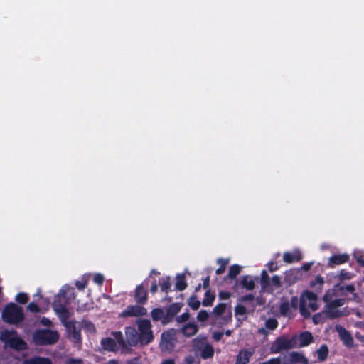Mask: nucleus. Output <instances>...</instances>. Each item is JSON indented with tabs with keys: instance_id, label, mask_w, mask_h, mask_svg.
I'll list each match as a JSON object with an SVG mask.
<instances>
[{
	"instance_id": "4c0bfd02",
	"label": "nucleus",
	"mask_w": 364,
	"mask_h": 364,
	"mask_svg": "<svg viewBox=\"0 0 364 364\" xmlns=\"http://www.w3.org/2000/svg\"><path fill=\"white\" fill-rule=\"evenodd\" d=\"M202 303L197 299L196 294H193L188 300V305L193 310H198Z\"/></svg>"
},
{
	"instance_id": "c85d7f7f",
	"label": "nucleus",
	"mask_w": 364,
	"mask_h": 364,
	"mask_svg": "<svg viewBox=\"0 0 364 364\" xmlns=\"http://www.w3.org/2000/svg\"><path fill=\"white\" fill-rule=\"evenodd\" d=\"M318 355V360L320 362L325 361L328 355V348L326 345L323 344L321 347L316 350Z\"/></svg>"
},
{
	"instance_id": "4be33fe9",
	"label": "nucleus",
	"mask_w": 364,
	"mask_h": 364,
	"mask_svg": "<svg viewBox=\"0 0 364 364\" xmlns=\"http://www.w3.org/2000/svg\"><path fill=\"white\" fill-rule=\"evenodd\" d=\"M198 331V326L194 323H188L182 328L183 334L186 337H191L196 334Z\"/></svg>"
},
{
	"instance_id": "20e7f679",
	"label": "nucleus",
	"mask_w": 364,
	"mask_h": 364,
	"mask_svg": "<svg viewBox=\"0 0 364 364\" xmlns=\"http://www.w3.org/2000/svg\"><path fill=\"white\" fill-rule=\"evenodd\" d=\"M298 345L297 335H294L291 338H288L287 336H281L277 337L270 346V352L272 353H279L282 350H288L296 348Z\"/></svg>"
},
{
	"instance_id": "8fccbe9b",
	"label": "nucleus",
	"mask_w": 364,
	"mask_h": 364,
	"mask_svg": "<svg viewBox=\"0 0 364 364\" xmlns=\"http://www.w3.org/2000/svg\"><path fill=\"white\" fill-rule=\"evenodd\" d=\"M300 313L304 318H309L310 316V312L305 307V301H300Z\"/></svg>"
},
{
	"instance_id": "58836bf2",
	"label": "nucleus",
	"mask_w": 364,
	"mask_h": 364,
	"mask_svg": "<svg viewBox=\"0 0 364 364\" xmlns=\"http://www.w3.org/2000/svg\"><path fill=\"white\" fill-rule=\"evenodd\" d=\"M353 257L356 262L363 267H364V250H356L353 252Z\"/></svg>"
},
{
	"instance_id": "a878e982",
	"label": "nucleus",
	"mask_w": 364,
	"mask_h": 364,
	"mask_svg": "<svg viewBox=\"0 0 364 364\" xmlns=\"http://www.w3.org/2000/svg\"><path fill=\"white\" fill-rule=\"evenodd\" d=\"M187 287V282L186 280V277L184 274H178L176 276V282L175 284V288L176 290L182 291L185 290Z\"/></svg>"
},
{
	"instance_id": "f3484780",
	"label": "nucleus",
	"mask_w": 364,
	"mask_h": 364,
	"mask_svg": "<svg viewBox=\"0 0 364 364\" xmlns=\"http://www.w3.org/2000/svg\"><path fill=\"white\" fill-rule=\"evenodd\" d=\"M254 353L253 349H242L237 355L235 364H247Z\"/></svg>"
},
{
	"instance_id": "79ce46f5",
	"label": "nucleus",
	"mask_w": 364,
	"mask_h": 364,
	"mask_svg": "<svg viewBox=\"0 0 364 364\" xmlns=\"http://www.w3.org/2000/svg\"><path fill=\"white\" fill-rule=\"evenodd\" d=\"M83 328L90 333L95 332V325L90 321L83 319L82 321Z\"/></svg>"
},
{
	"instance_id": "de8ad7c7",
	"label": "nucleus",
	"mask_w": 364,
	"mask_h": 364,
	"mask_svg": "<svg viewBox=\"0 0 364 364\" xmlns=\"http://www.w3.org/2000/svg\"><path fill=\"white\" fill-rule=\"evenodd\" d=\"M340 280H350L352 279V274L346 269H341L338 276Z\"/></svg>"
},
{
	"instance_id": "680f3d73",
	"label": "nucleus",
	"mask_w": 364,
	"mask_h": 364,
	"mask_svg": "<svg viewBox=\"0 0 364 364\" xmlns=\"http://www.w3.org/2000/svg\"><path fill=\"white\" fill-rule=\"evenodd\" d=\"M82 360L81 358H68L66 360L65 364H82Z\"/></svg>"
},
{
	"instance_id": "864d4df0",
	"label": "nucleus",
	"mask_w": 364,
	"mask_h": 364,
	"mask_svg": "<svg viewBox=\"0 0 364 364\" xmlns=\"http://www.w3.org/2000/svg\"><path fill=\"white\" fill-rule=\"evenodd\" d=\"M271 282L272 284L277 288H280L282 287L281 278L278 275L273 276L271 279Z\"/></svg>"
},
{
	"instance_id": "3c124183",
	"label": "nucleus",
	"mask_w": 364,
	"mask_h": 364,
	"mask_svg": "<svg viewBox=\"0 0 364 364\" xmlns=\"http://www.w3.org/2000/svg\"><path fill=\"white\" fill-rule=\"evenodd\" d=\"M235 313L236 315L243 316L247 313V309L245 306L238 304L235 307Z\"/></svg>"
},
{
	"instance_id": "37998d69",
	"label": "nucleus",
	"mask_w": 364,
	"mask_h": 364,
	"mask_svg": "<svg viewBox=\"0 0 364 364\" xmlns=\"http://www.w3.org/2000/svg\"><path fill=\"white\" fill-rule=\"evenodd\" d=\"M29 297L27 294L20 292L16 296V301L21 304H25L28 301Z\"/></svg>"
},
{
	"instance_id": "ea45409f",
	"label": "nucleus",
	"mask_w": 364,
	"mask_h": 364,
	"mask_svg": "<svg viewBox=\"0 0 364 364\" xmlns=\"http://www.w3.org/2000/svg\"><path fill=\"white\" fill-rule=\"evenodd\" d=\"M226 309V304L225 303H220L213 308V313L215 316H221Z\"/></svg>"
},
{
	"instance_id": "423d86ee",
	"label": "nucleus",
	"mask_w": 364,
	"mask_h": 364,
	"mask_svg": "<svg viewBox=\"0 0 364 364\" xmlns=\"http://www.w3.org/2000/svg\"><path fill=\"white\" fill-rule=\"evenodd\" d=\"M279 364H309L308 359L301 353L292 351L283 354L282 357L274 358Z\"/></svg>"
},
{
	"instance_id": "e2e57ef3",
	"label": "nucleus",
	"mask_w": 364,
	"mask_h": 364,
	"mask_svg": "<svg viewBox=\"0 0 364 364\" xmlns=\"http://www.w3.org/2000/svg\"><path fill=\"white\" fill-rule=\"evenodd\" d=\"M299 304V300L297 296H292L290 300L289 306H291L293 309H297Z\"/></svg>"
},
{
	"instance_id": "c756f323",
	"label": "nucleus",
	"mask_w": 364,
	"mask_h": 364,
	"mask_svg": "<svg viewBox=\"0 0 364 364\" xmlns=\"http://www.w3.org/2000/svg\"><path fill=\"white\" fill-rule=\"evenodd\" d=\"M215 299V294L211 292L210 289H208L205 293V296L203 299L202 304L204 306H210L213 305Z\"/></svg>"
},
{
	"instance_id": "4468645a",
	"label": "nucleus",
	"mask_w": 364,
	"mask_h": 364,
	"mask_svg": "<svg viewBox=\"0 0 364 364\" xmlns=\"http://www.w3.org/2000/svg\"><path fill=\"white\" fill-rule=\"evenodd\" d=\"M135 301L139 304H144L148 299V293L146 287L144 283L136 286L134 294Z\"/></svg>"
},
{
	"instance_id": "bf43d9fd",
	"label": "nucleus",
	"mask_w": 364,
	"mask_h": 364,
	"mask_svg": "<svg viewBox=\"0 0 364 364\" xmlns=\"http://www.w3.org/2000/svg\"><path fill=\"white\" fill-rule=\"evenodd\" d=\"M268 269L270 272L277 271L279 269V266L276 262L271 261L267 264Z\"/></svg>"
},
{
	"instance_id": "f03ea898",
	"label": "nucleus",
	"mask_w": 364,
	"mask_h": 364,
	"mask_svg": "<svg viewBox=\"0 0 364 364\" xmlns=\"http://www.w3.org/2000/svg\"><path fill=\"white\" fill-rule=\"evenodd\" d=\"M0 340L7 344L11 348L17 351L26 350V342L20 336L16 330L4 329L0 333Z\"/></svg>"
},
{
	"instance_id": "cd10ccee",
	"label": "nucleus",
	"mask_w": 364,
	"mask_h": 364,
	"mask_svg": "<svg viewBox=\"0 0 364 364\" xmlns=\"http://www.w3.org/2000/svg\"><path fill=\"white\" fill-rule=\"evenodd\" d=\"M159 284L161 291L167 294L170 291L171 284L169 277H162L159 279Z\"/></svg>"
},
{
	"instance_id": "b1692460",
	"label": "nucleus",
	"mask_w": 364,
	"mask_h": 364,
	"mask_svg": "<svg viewBox=\"0 0 364 364\" xmlns=\"http://www.w3.org/2000/svg\"><path fill=\"white\" fill-rule=\"evenodd\" d=\"M153 339L154 335L152 331L139 333V341L143 346L149 344Z\"/></svg>"
},
{
	"instance_id": "f704fd0d",
	"label": "nucleus",
	"mask_w": 364,
	"mask_h": 364,
	"mask_svg": "<svg viewBox=\"0 0 364 364\" xmlns=\"http://www.w3.org/2000/svg\"><path fill=\"white\" fill-rule=\"evenodd\" d=\"M112 335L114 338L117 344H118L122 348H126L127 344L124 339L123 334L121 331H115L112 333Z\"/></svg>"
},
{
	"instance_id": "4d7b16f0",
	"label": "nucleus",
	"mask_w": 364,
	"mask_h": 364,
	"mask_svg": "<svg viewBox=\"0 0 364 364\" xmlns=\"http://www.w3.org/2000/svg\"><path fill=\"white\" fill-rule=\"evenodd\" d=\"M93 281L95 283H96L99 285H101V284H102V283L104 282V277L101 274H96L94 276Z\"/></svg>"
},
{
	"instance_id": "6ab92c4d",
	"label": "nucleus",
	"mask_w": 364,
	"mask_h": 364,
	"mask_svg": "<svg viewBox=\"0 0 364 364\" xmlns=\"http://www.w3.org/2000/svg\"><path fill=\"white\" fill-rule=\"evenodd\" d=\"M326 316L328 319H334L340 318L344 316V314L342 311L338 309L336 307H333L327 304H326L325 309H324Z\"/></svg>"
},
{
	"instance_id": "49530a36",
	"label": "nucleus",
	"mask_w": 364,
	"mask_h": 364,
	"mask_svg": "<svg viewBox=\"0 0 364 364\" xmlns=\"http://www.w3.org/2000/svg\"><path fill=\"white\" fill-rule=\"evenodd\" d=\"M346 300L345 299H336L334 300H331L330 302H327L326 304L333 306V307H340L343 306L346 304Z\"/></svg>"
},
{
	"instance_id": "c9c22d12",
	"label": "nucleus",
	"mask_w": 364,
	"mask_h": 364,
	"mask_svg": "<svg viewBox=\"0 0 364 364\" xmlns=\"http://www.w3.org/2000/svg\"><path fill=\"white\" fill-rule=\"evenodd\" d=\"M324 310L322 312L314 314L312 317V321L314 324L323 323L327 319Z\"/></svg>"
},
{
	"instance_id": "13d9d810",
	"label": "nucleus",
	"mask_w": 364,
	"mask_h": 364,
	"mask_svg": "<svg viewBox=\"0 0 364 364\" xmlns=\"http://www.w3.org/2000/svg\"><path fill=\"white\" fill-rule=\"evenodd\" d=\"M254 299L255 296L252 294H246L240 299L242 302L252 301Z\"/></svg>"
},
{
	"instance_id": "c03bdc74",
	"label": "nucleus",
	"mask_w": 364,
	"mask_h": 364,
	"mask_svg": "<svg viewBox=\"0 0 364 364\" xmlns=\"http://www.w3.org/2000/svg\"><path fill=\"white\" fill-rule=\"evenodd\" d=\"M265 326L269 330H274L278 326V321L276 318H269L266 321Z\"/></svg>"
},
{
	"instance_id": "9b49d317",
	"label": "nucleus",
	"mask_w": 364,
	"mask_h": 364,
	"mask_svg": "<svg viewBox=\"0 0 364 364\" xmlns=\"http://www.w3.org/2000/svg\"><path fill=\"white\" fill-rule=\"evenodd\" d=\"M53 308L55 312L59 316L61 322H65L70 317V313L66 306L63 304L60 301L55 300L53 304Z\"/></svg>"
},
{
	"instance_id": "69168bd1",
	"label": "nucleus",
	"mask_w": 364,
	"mask_h": 364,
	"mask_svg": "<svg viewBox=\"0 0 364 364\" xmlns=\"http://www.w3.org/2000/svg\"><path fill=\"white\" fill-rule=\"evenodd\" d=\"M189 318V314L188 312H185L182 314L177 318V321L178 322H185Z\"/></svg>"
},
{
	"instance_id": "a18cd8bd",
	"label": "nucleus",
	"mask_w": 364,
	"mask_h": 364,
	"mask_svg": "<svg viewBox=\"0 0 364 364\" xmlns=\"http://www.w3.org/2000/svg\"><path fill=\"white\" fill-rule=\"evenodd\" d=\"M336 289H328L323 297V301L326 304L327 302H330L332 300V298L336 294Z\"/></svg>"
},
{
	"instance_id": "1a4fd4ad",
	"label": "nucleus",
	"mask_w": 364,
	"mask_h": 364,
	"mask_svg": "<svg viewBox=\"0 0 364 364\" xmlns=\"http://www.w3.org/2000/svg\"><path fill=\"white\" fill-rule=\"evenodd\" d=\"M147 313L146 309L139 305H129L122 311L120 314L121 317H132V316H144Z\"/></svg>"
},
{
	"instance_id": "338daca9",
	"label": "nucleus",
	"mask_w": 364,
	"mask_h": 364,
	"mask_svg": "<svg viewBox=\"0 0 364 364\" xmlns=\"http://www.w3.org/2000/svg\"><path fill=\"white\" fill-rule=\"evenodd\" d=\"M231 296V294L229 291H220L219 293V298L223 300L228 299Z\"/></svg>"
},
{
	"instance_id": "0eeeda50",
	"label": "nucleus",
	"mask_w": 364,
	"mask_h": 364,
	"mask_svg": "<svg viewBox=\"0 0 364 364\" xmlns=\"http://www.w3.org/2000/svg\"><path fill=\"white\" fill-rule=\"evenodd\" d=\"M175 337L174 333L168 331L161 334L160 342V348L162 351L171 352L175 348Z\"/></svg>"
},
{
	"instance_id": "e433bc0d",
	"label": "nucleus",
	"mask_w": 364,
	"mask_h": 364,
	"mask_svg": "<svg viewBox=\"0 0 364 364\" xmlns=\"http://www.w3.org/2000/svg\"><path fill=\"white\" fill-rule=\"evenodd\" d=\"M218 264H220V267L218 268L215 271L216 274L220 275L225 272L226 269V266L229 262V259H225L223 258H219L217 260Z\"/></svg>"
},
{
	"instance_id": "7ed1b4c3",
	"label": "nucleus",
	"mask_w": 364,
	"mask_h": 364,
	"mask_svg": "<svg viewBox=\"0 0 364 364\" xmlns=\"http://www.w3.org/2000/svg\"><path fill=\"white\" fill-rule=\"evenodd\" d=\"M193 350L196 354L200 353V356L203 360L212 358L214 355V348L208 342V338L203 335H199L192 341Z\"/></svg>"
},
{
	"instance_id": "7c9ffc66",
	"label": "nucleus",
	"mask_w": 364,
	"mask_h": 364,
	"mask_svg": "<svg viewBox=\"0 0 364 364\" xmlns=\"http://www.w3.org/2000/svg\"><path fill=\"white\" fill-rule=\"evenodd\" d=\"M138 329L140 332L151 331V324L148 319H141L138 321Z\"/></svg>"
},
{
	"instance_id": "6e6552de",
	"label": "nucleus",
	"mask_w": 364,
	"mask_h": 364,
	"mask_svg": "<svg viewBox=\"0 0 364 364\" xmlns=\"http://www.w3.org/2000/svg\"><path fill=\"white\" fill-rule=\"evenodd\" d=\"M69 331L71 338L75 343H80L82 341L81 329L77 326L75 321H68L62 323Z\"/></svg>"
},
{
	"instance_id": "603ef678",
	"label": "nucleus",
	"mask_w": 364,
	"mask_h": 364,
	"mask_svg": "<svg viewBox=\"0 0 364 364\" xmlns=\"http://www.w3.org/2000/svg\"><path fill=\"white\" fill-rule=\"evenodd\" d=\"M261 283L263 287H266L269 283V275L266 270H262L261 273Z\"/></svg>"
},
{
	"instance_id": "5fc2aeb1",
	"label": "nucleus",
	"mask_w": 364,
	"mask_h": 364,
	"mask_svg": "<svg viewBox=\"0 0 364 364\" xmlns=\"http://www.w3.org/2000/svg\"><path fill=\"white\" fill-rule=\"evenodd\" d=\"M27 310L33 313H38L40 308L36 303L31 302L27 306Z\"/></svg>"
},
{
	"instance_id": "39448f33",
	"label": "nucleus",
	"mask_w": 364,
	"mask_h": 364,
	"mask_svg": "<svg viewBox=\"0 0 364 364\" xmlns=\"http://www.w3.org/2000/svg\"><path fill=\"white\" fill-rule=\"evenodd\" d=\"M33 338L37 345H53L58 341L59 334L56 331L50 329H39L35 331Z\"/></svg>"
},
{
	"instance_id": "ddd939ff",
	"label": "nucleus",
	"mask_w": 364,
	"mask_h": 364,
	"mask_svg": "<svg viewBox=\"0 0 364 364\" xmlns=\"http://www.w3.org/2000/svg\"><path fill=\"white\" fill-rule=\"evenodd\" d=\"M349 260L350 255L347 253L333 255L328 259V267L334 268L337 265L348 262Z\"/></svg>"
},
{
	"instance_id": "f8f14e48",
	"label": "nucleus",
	"mask_w": 364,
	"mask_h": 364,
	"mask_svg": "<svg viewBox=\"0 0 364 364\" xmlns=\"http://www.w3.org/2000/svg\"><path fill=\"white\" fill-rule=\"evenodd\" d=\"M336 331L339 334L340 339L343 342V345L348 348H351L353 346L354 341L350 333L347 331L343 326H337Z\"/></svg>"
},
{
	"instance_id": "9d476101",
	"label": "nucleus",
	"mask_w": 364,
	"mask_h": 364,
	"mask_svg": "<svg viewBox=\"0 0 364 364\" xmlns=\"http://www.w3.org/2000/svg\"><path fill=\"white\" fill-rule=\"evenodd\" d=\"M302 273L301 269H291L285 272V275L284 277V282L287 284V286H291L295 284L296 282L301 279Z\"/></svg>"
},
{
	"instance_id": "5701e85b",
	"label": "nucleus",
	"mask_w": 364,
	"mask_h": 364,
	"mask_svg": "<svg viewBox=\"0 0 364 364\" xmlns=\"http://www.w3.org/2000/svg\"><path fill=\"white\" fill-rule=\"evenodd\" d=\"M23 364H53L52 361L48 358L34 356L33 358L26 359L23 361Z\"/></svg>"
},
{
	"instance_id": "052dcab7",
	"label": "nucleus",
	"mask_w": 364,
	"mask_h": 364,
	"mask_svg": "<svg viewBox=\"0 0 364 364\" xmlns=\"http://www.w3.org/2000/svg\"><path fill=\"white\" fill-rule=\"evenodd\" d=\"M223 335H224V333L222 331H215V332H213L212 337L214 341H219L221 340Z\"/></svg>"
},
{
	"instance_id": "a211bd4d",
	"label": "nucleus",
	"mask_w": 364,
	"mask_h": 364,
	"mask_svg": "<svg viewBox=\"0 0 364 364\" xmlns=\"http://www.w3.org/2000/svg\"><path fill=\"white\" fill-rule=\"evenodd\" d=\"M302 259V254L299 250L293 252H285L283 255V260L287 264L300 262Z\"/></svg>"
},
{
	"instance_id": "bb28decb",
	"label": "nucleus",
	"mask_w": 364,
	"mask_h": 364,
	"mask_svg": "<svg viewBox=\"0 0 364 364\" xmlns=\"http://www.w3.org/2000/svg\"><path fill=\"white\" fill-rule=\"evenodd\" d=\"M324 279L321 275H318L314 280L310 282V287L314 289L316 291L320 292L323 289Z\"/></svg>"
},
{
	"instance_id": "2eb2a0df",
	"label": "nucleus",
	"mask_w": 364,
	"mask_h": 364,
	"mask_svg": "<svg viewBox=\"0 0 364 364\" xmlns=\"http://www.w3.org/2000/svg\"><path fill=\"white\" fill-rule=\"evenodd\" d=\"M125 335L127 343L131 346H136L139 341V333L134 327L128 326L125 328Z\"/></svg>"
},
{
	"instance_id": "473e14b6",
	"label": "nucleus",
	"mask_w": 364,
	"mask_h": 364,
	"mask_svg": "<svg viewBox=\"0 0 364 364\" xmlns=\"http://www.w3.org/2000/svg\"><path fill=\"white\" fill-rule=\"evenodd\" d=\"M241 267L238 264H233L230 267L228 277L230 279H235L236 277L240 273Z\"/></svg>"
},
{
	"instance_id": "dca6fc26",
	"label": "nucleus",
	"mask_w": 364,
	"mask_h": 364,
	"mask_svg": "<svg viewBox=\"0 0 364 364\" xmlns=\"http://www.w3.org/2000/svg\"><path fill=\"white\" fill-rule=\"evenodd\" d=\"M183 304L181 303H173L171 304L166 309V313L165 315L164 321H163L164 323L168 322L172 320L176 314L181 311Z\"/></svg>"
},
{
	"instance_id": "a19ab883",
	"label": "nucleus",
	"mask_w": 364,
	"mask_h": 364,
	"mask_svg": "<svg viewBox=\"0 0 364 364\" xmlns=\"http://www.w3.org/2000/svg\"><path fill=\"white\" fill-rule=\"evenodd\" d=\"M279 313L283 316H287L290 311V306L289 302H283L279 305Z\"/></svg>"
},
{
	"instance_id": "774afa93",
	"label": "nucleus",
	"mask_w": 364,
	"mask_h": 364,
	"mask_svg": "<svg viewBox=\"0 0 364 364\" xmlns=\"http://www.w3.org/2000/svg\"><path fill=\"white\" fill-rule=\"evenodd\" d=\"M195 360V357L191 355L186 356L184 359V362L186 364H194Z\"/></svg>"
},
{
	"instance_id": "0e129e2a",
	"label": "nucleus",
	"mask_w": 364,
	"mask_h": 364,
	"mask_svg": "<svg viewBox=\"0 0 364 364\" xmlns=\"http://www.w3.org/2000/svg\"><path fill=\"white\" fill-rule=\"evenodd\" d=\"M87 282L85 281V282H80V281H77L76 283H75V286L77 287V288L80 290V291H84V289L86 288L87 287Z\"/></svg>"
},
{
	"instance_id": "72a5a7b5",
	"label": "nucleus",
	"mask_w": 364,
	"mask_h": 364,
	"mask_svg": "<svg viewBox=\"0 0 364 364\" xmlns=\"http://www.w3.org/2000/svg\"><path fill=\"white\" fill-rule=\"evenodd\" d=\"M304 301L305 299L308 300L309 301H315L318 299V296L316 293L306 290L303 292V294L301 296L300 301L301 300Z\"/></svg>"
},
{
	"instance_id": "09e8293b",
	"label": "nucleus",
	"mask_w": 364,
	"mask_h": 364,
	"mask_svg": "<svg viewBox=\"0 0 364 364\" xmlns=\"http://www.w3.org/2000/svg\"><path fill=\"white\" fill-rule=\"evenodd\" d=\"M209 318V314L206 310H200L197 315V319L200 322L206 321Z\"/></svg>"
},
{
	"instance_id": "393cba45",
	"label": "nucleus",
	"mask_w": 364,
	"mask_h": 364,
	"mask_svg": "<svg viewBox=\"0 0 364 364\" xmlns=\"http://www.w3.org/2000/svg\"><path fill=\"white\" fill-rule=\"evenodd\" d=\"M240 283L242 287L247 290H253L255 287V281L251 278L250 275L243 276Z\"/></svg>"
},
{
	"instance_id": "f257e3e1",
	"label": "nucleus",
	"mask_w": 364,
	"mask_h": 364,
	"mask_svg": "<svg viewBox=\"0 0 364 364\" xmlns=\"http://www.w3.org/2000/svg\"><path fill=\"white\" fill-rule=\"evenodd\" d=\"M1 318L6 323L17 325L25 318L23 309L16 304L10 302L3 309Z\"/></svg>"
},
{
	"instance_id": "6e6d98bb",
	"label": "nucleus",
	"mask_w": 364,
	"mask_h": 364,
	"mask_svg": "<svg viewBox=\"0 0 364 364\" xmlns=\"http://www.w3.org/2000/svg\"><path fill=\"white\" fill-rule=\"evenodd\" d=\"M339 289L341 291H347L350 293H353L355 290V286L353 284H348V285H346V286H342L339 288Z\"/></svg>"
},
{
	"instance_id": "aec40b11",
	"label": "nucleus",
	"mask_w": 364,
	"mask_h": 364,
	"mask_svg": "<svg viewBox=\"0 0 364 364\" xmlns=\"http://www.w3.org/2000/svg\"><path fill=\"white\" fill-rule=\"evenodd\" d=\"M298 341H299V347H305L311 344L314 341V337L311 332L304 331L297 336Z\"/></svg>"
},
{
	"instance_id": "2f4dec72",
	"label": "nucleus",
	"mask_w": 364,
	"mask_h": 364,
	"mask_svg": "<svg viewBox=\"0 0 364 364\" xmlns=\"http://www.w3.org/2000/svg\"><path fill=\"white\" fill-rule=\"evenodd\" d=\"M151 318L155 321H161L162 318L164 319L165 315L162 309L154 308L151 312Z\"/></svg>"
},
{
	"instance_id": "412c9836",
	"label": "nucleus",
	"mask_w": 364,
	"mask_h": 364,
	"mask_svg": "<svg viewBox=\"0 0 364 364\" xmlns=\"http://www.w3.org/2000/svg\"><path fill=\"white\" fill-rule=\"evenodd\" d=\"M101 345L105 350L108 351L116 352L119 350L117 342L111 338H102Z\"/></svg>"
}]
</instances>
